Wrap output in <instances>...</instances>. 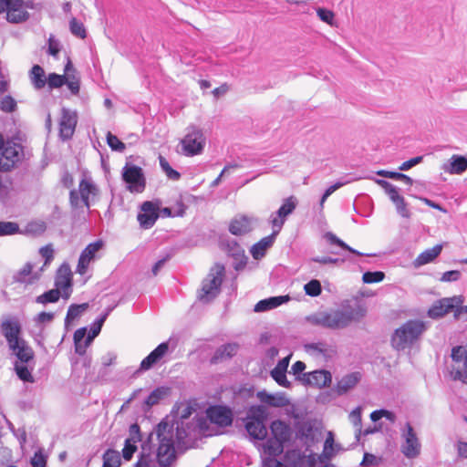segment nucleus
<instances>
[{
    "instance_id": "f257e3e1",
    "label": "nucleus",
    "mask_w": 467,
    "mask_h": 467,
    "mask_svg": "<svg viewBox=\"0 0 467 467\" xmlns=\"http://www.w3.org/2000/svg\"><path fill=\"white\" fill-rule=\"evenodd\" d=\"M367 314L364 304L358 301L344 303L338 308L319 311L307 317L312 325L332 330L344 329L352 323L360 322Z\"/></svg>"
},
{
    "instance_id": "f03ea898",
    "label": "nucleus",
    "mask_w": 467,
    "mask_h": 467,
    "mask_svg": "<svg viewBox=\"0 0 467 467\" xmlns=\"http://www.w3.org/2000/svg\"><path fill=\"white\" fill-rule=\"evenodd\" d=\"M188 427L184 428L182 421L161 420L156 429L159 446L156 454L150 452L161 466L169 465L175 458V443H181L188 436Z\"/></svg>"
},
{
    "instance_id": "7ed1b4c3",
    "label": "nucleus",
    "mask_w": 467,
    "mask_h": 467,
    "mask_svg": "<svg viewBox=\"0 0 467 467\" xmlns=\"http://www.w3.org/2000/svg\"><path fill=\"white\" fill-rule=\"evenodd\" d=\"M426 330V326L420 320H409L397 328L391 337V345L397 350H404L419 340Z\"/></svg>"
},
{
    "instance_id": "20e7f679",
    "label": "nucleus",
    "mask_w": 467,
    "mask_h": 467,
    "mask_svg": "<svg viewBox=\"0 0 467 467\" xmlns=\"http://www.w3.org/2000/svg\"><path fill=\"white\" fill-rule=\"evenodd\" d=\"M224 270V266L220 264H216L211 268L207 277L202 281V289L198 294L200 301L209 303L218 296L221 290Z\"/></svg>"
},
{
    "instance_id": "39448f33",
    "label": "nucleus",
    "mask_w": 467,
    "mask_h": 467,
    "mask_svg": "<svg viewBox=\"0 0 467 467\" xmlns=\"http://www.w3.org/2000/svg\"><path fill=\"white\" fill-rule=\"evenodd\" d=\"M99 193V189L93 180L84 175L78 185V192L71 190L69 192V201L73 208L80 207L81 203L87 209L90 206V198Z\"/></svg>"
},
{
    "instance_id": "423d86ee",
    "label": "nucleus",
    "mask_w": 467,
    "mask_h": 467,
    "mask_svg": "<svg viewBox=\"0 0 467 467\" xmlns=\"http://www.w3.org/2000/svg\"><path fill=\"white\" fill-rule=\"evenodd\" d=\"M402 442L400 451L408 459L417 458L420 454L421 444L411 424L407 422L400 430Z\"/></svg>"
},
{
    "instance_id": "0eeeda50",
    "label": "nucleus",
    "mask_w": 467,
    "mask_h": 467,
    "mask_svg": "<svg viewBox=\"0 0 467 467\" xmlns=\"http://www.w3.org/2000/svg\"><path fill=\"white\" fill-rule=\"evenodd\" d=\"M23 155L20 144L3 140L0 149V170L7 171L17 163Z\"/></svg>"
},
{
    "instance_id": "6e6552de",
    "label": "nucleus",
    "mask_w": 467,
    "mask_h": 467,
    "mask_svg": "<svg viewBox=\"0 0 467 467\" xmlns=\"http://www.w3.org/2000/svg\"><path fill=\"white\" fill-rule=\"evenodd\" d=\"M182 144L183 152L186 156L197 155L201 153L204 148L205 138L200 129L191 127L182 140Z\"/></svg>"
},
{
    "instance_id": "1a4fd4ad",
    "label": "nucleus",
    "mask_w": 467,
    "mask_h": 467,
    "mask_svg": "<svg viewBox=\"0 0 467 467\" xmlns=\"http://www.w3.org/2000/svg\"><path fill=\"white\" fill-rule=\"evenodd\" d=\"M6 13V19L11 23H20L28 18L24 0H0V14Z\"/></svg>"
},
{
    "instance_id": "9d476101",
    "label": "nucleus",
    "mask_w": 467,
    "mask_h": 467,
    "mask_svg": "<svg viewBox=\"0 0 467 467\" xmlns=\"http://www.w3.org/2000/svg\"><path fill=\"white\" fill-rule=\"evenodd\" d=\"M297 205V200L295 196H290L284 200L280 208L270 215L269 222L275 234H279L286 218L293 213Z\"/></svg>"
},
{
    "instance_id": "9b49d317",
    "label": "nucleus",
    "mask_w": 467,
    "mask_h": 467,
    "mask_svg": "<svg viewBox=\"0 0 467 467\" xmlns=\"http://www.w3.org/2000/svg\"><path fill=\"white\" fill-rule=\"evenodd\" d=\"M463 297L462 296H454L451 297H444L433 303L428 310V316L431 318H440L446 314L454 310L455 307L462 305Z\"/></svg>"
},
{
    "instance_id": "f8f14e48",
    "label": "nucleus",
    "mask_w": 467,
    "mask_h": 467,
    "mask_svg": "<svg viewBox=\"0 0 467 467\" xmlns=\"http://www.w3.org/2000/svg\"><path fill=\"white\" fill-rule=\"evenodd\" d=\"M206 417L212 424L219 428H225L233 423L232 410L221 405L211 406L206 410Z\"/></svg>"
},
{
    "instance_id": "ddd939ff",
    "label": "nucleus",
    "mask_w": 467,
    "mask_h": 467,
    "mask_svg": "<svg viewBox=\"0 0 467 467\" xmlns=\"http://www.w3.org/2000/svg\"><path fill=\"white\" fill-rule=\"evenodd\" d=\"M123 180L128 183V189L132 192H141L145 188V178L141 168L131 165L123 171Z\"/></svg>"
},
{
    "instance_id": "4468645a",
    "label": "nucleus",
    "mask_w": 467,
    "mask_h": 467,
    "mask_svg": "<svg viewBox=\"0 0 467 467\" xmlns=\"http://www.w3.org/2000/svg\"><path fill=\"white\" fill-rule=\"evenodd\" d=\"M78 123V114L75 110L62 109L59 121V136L63 140L71 139Z\"/></svg>"
},
{
    "instance_id": "2eb2a0df",
    "label": "nucleus",
    "mask_w": 467,
    "mask_h": 467,
    "mask_svg": "<svg viewBox=\"0 0 467 467\" xmlns=\"http://www.w3.org/2000/svg\"><path fill=\"white\" fill-rule=\"evenodd\" d=\"M103 242L99 240L89 244L80 254L77 265V273L83 275L87 273L88 265L97 257V253L102 248Z\"/></svg>"
},
{
    "instance_id": "dca6fc26",
    "label": "nucleus",
    "mask_w": 467,
    "mask_h": 467,
    "mask_svg": "<svg viewBox=\"0 0 467 467\" xmlns=\"http://www.w3.org/2000/svg\"><path fill=\"white\" fill-rule=\"evenodd\" d=\"M332 379L331 374L327 370H315L304 373L298 377V380L306 386L316 388H324L330 384Z\"/></svg>"
},
{
    "instance_id": "f3484780",
    "label": "nucleus",
    "mask_w": 467,
    "mask_h": 467,
    "mask_svg": "<svg viewBox=\"0 0 467 467\" xmlns=\"http://www.w3.org/2000/svg\"><path fill=\"white\" fill-rule=\"evenodd\" d=\"M141 211L138 214L140 225L144 229L151 228L159 217L156 207L151 202H145L141 205Z\"/></svg>"
},
{
    "instance_id": "a211bd4d",
    "label": "nucleus",
    "mask_w": 467,
    "mask_h": 467,
    "mask_svg": "<svg viewBox=\"0 0 467 467\" xmlns=\"http://www.w3.org/2000/svg\"><path fill=\"white\" fill-rule=\"evenodd\" d=\"M33 268L34 265L31 263H26L21 269L14 274V282L24 284L26 285L36 283L40 278V273L34 272Z\"/></svg>"
},
{
    "instance_id": "6ab92c4d",
    "label": "nucleus",
    "mask_w": 467,
    "mask_h": 467,
    "mask_svg": "<svg viewBox=\"0 0 467 467\" xmlns=\"http://www.w3.org/2000/svg\"><path fill=\"white\" fill-rule=\"evenodd\" d=\"M169 344L167 342L161 343L153 349L145 358L142 359L140 369L149 370L156 365L168 352Z\"/></svg>"
},
{
    "instance_id": "aec40b11",
    "label": "nucleus",
    "mask_w": 467,
    "mask_h": 467,
    "mask_svg": "<svg viewBox=\"0 0 467 467\" xmlns=\"http://www.w3.org/2000/svg\"><path fill=\"white\" fill-rule=\"evenodd\" d=\"M291 356H287L278 361L276 366L271 370V377L281 387L290 388L291 383L286 379V371Z\"/></svg>"
},
{
    "instance_id": "412c9836",
    "label": "nucleus",
    "mask_w": 467,
    "mask_h": 467,
    "mask_svg": "<svg viewBox=\"0 0 467 467\" xmlns=\"http://www.w3.org/2000/svg\"><path fill=\"white\" fill-rule=\"evenodd\" d=\"M2 333L6 338L9 347L17 346V342L22 340L19 337L20 326L16 321L6 320L1 325Z\"/></svg>"
},
{
    "instance_id": "4be33fe9",
    "label": "nucleus",
    "mask_w": 467,
    "mask_h": 467,
    "mask_svg": "<svg viewBox=\"0 0 467 467\" xmlns=\"http://www.w3.org/2000/svg\"><path fill=\"white\" fill-rule=\"evenodd\" d=\"M441 169L450 174H462L467 170V159L464 156L453 154Z\"/></svg>"
},
{
    "instance_id": "5701e85b",
    "label": "nucleus",
    "mask_w": 467,
    "mask_h": 467,
    "mask_svg": "<svg viewBox=\"0 0 467 467\" xmlns=\"http://www.w3.org/2000/svg\"><path fill=\"white\" fill-rule=\"evenodd\" d=\"M56 287L60 289L68 296L67 292L71 286V269L67 264H63L57 270L56 281Z\"/></svg>"
},
{
    "instance_id": "b1692460",
    "label": "nucleus",
    "mask_w": 467,
    "mask_h": 467,
    "mask_svg": "<svg viewBox=\"0 0 467 467\" xmlns=\"http://www.w3.org/2000/svg\"><path fill=\"white\" fill-rule=\"evenodd\" d=\"M277 234H275V230H273L270 235L262 238L259 242L254 244L251 248L253 257L256 260L263 258L267 249L273 245Z\"/></svg>"
},
{
    "instance_id": "393cba45",
    "label": "nucleus",
    "mask_w": 467,
    "mask_h": 467,
    "mask_svg": "<svg viewBox=\"0 0 467 467\" xmlns=\"http://www.w3.org/2000/svg\"><path fill=\"white\" fill-rule=\"evenodd\" d=\"M253 229V219L247 216L234 218L229 226V231L234 235H243Z\"/></svg>"
},
{
    "instance_id": "a878e982",
    "label": "nucleus",
    "mask_w": 467,
    "mask_h": 467,
    "mask_svg": "<svg viewBox=\"0 0 467 467\" xmlns=\"http://www.w3.org/2000/svg\"><path fill=\"white\" fill-rule=\"evenodd\" d=\"M257 398L261 402L275 408H282L289 403L283 393L270 394L265 390H262L257 392Z\"/></svg>"
},
{
    "instance_id": "bb28decb",
    "label": "nucleus",
    "mask_w": 467,
    "mask_h": 467,
    "mask_svg": "<svg viewBox=\"0 0 467 467\" xmlns=\"http://www.w3.org/2000/svg\"><path fill=\"white\" fill-rule=\"evenodd\" d=\"M270 428L274 439L279 440L284 443L290 440L292 434L291 429L285 422L280 420H274Z\"/></svg>"
},
{
    "instance_id": "cd10ccee",
    "label": "nucleus",
    "mask_w": 467,
    "mask_h": 467,
    "mask_svg": "<svg viewBox=\"0 0 467 467\" xmlns=\"http://www.w3.org/2000/svg\"><path fill=\"white\" fill-rule=\"evenodd\" d=\"M245 429L249 436L255 440H264L267 435V429L262 420H246Z\"/></svg>"
},
{
    "instance_id": "c85d7f7f",
    "label": "nucleus",
    "mask_w": 467,
    "mask_h": 467,
    "mask_svg": "<svg viewBox=\"0 0 467 467\" xmlns=\"http://www.w3.org/2000/svg\"><path fill=\"white\" fill-rule=\"evenodd\" d=\"M238 350V345L234 343H229L221 346L216 349L213 356L211 358L212 363L222 362L225 359L231 358L233 356L236 354Z\"/></svg>"
},
{
    "instance_id": "c756f323",
    "label": "nucleus",
    "mask_w": 467,
    "mask_h": 467,
    "mask_svg": "<svg viewBox=\"0 0 467 467\" xmlns=\"http://www.w3.org/2000/svg\"><path fill=\"white\" fill-rule=\"evenodd\" d=\"M360 380V374L353 372L344 376L337 384L336 391L338 395H343L353 389Z\"/></svg>"
},
{
    "instance_id": "7c9ffc66",
    "label": "nucleus",
    "mask_w": 467,
    "mask_h": 467,
    "mask_svg": "<svg viewBox=\"0 0 467 467\" xmlns=\"http://www.w3.org/2000/svg\"><path fill=\"white\" fill-rule=\"evenodd\" d=\"M306 350L317 358H329L334 353L331 346L326 342H317L306 345Z\"/></svg>"
},
{
    "instance_id": "2f4dec72",
    "label": "nucleus",
    "mask_w": 467,
    "mask_h": 467,
    "mask_svg": "<svg viewBox=\"0 0 467 467\" xmlns=\"http://www.w3.org/2000/svg\"><path fill=\"white\" fill-rule=\"evenodd\" d=\"M441 250L442 246L441 244H437L432 248L423 251L413 261L414 266L420 267L432 262L441 254Z\"/></svg>"
},
{
    "instance_id": "473e14b6",
    "label": "nucleus",
    "mask_w": 467,
    "mask_h": 467,
    "mask_svg": "<svg viewBox=\"0 0 467 467\" xmlns=\"http://www.w3.org/2000/svg\"><path fill=\"white\" fill-rule=\"evenodd\" d=\"M9 348L22 363H27L33 358L34 354L31 348L23 339L17 342V346Z\"/></svg>"
},
{
    "instance_id": "72a5a7b5",
    "label": "nucleus",
    "mask_w": 467,
    "mask_h": 467,
    "mask_svg": "<svg viewBox=\"0 0 467 467\" xmlns=\"http://www.w3.org/2000/svg\"><path fill=\"white\" fill-rule=\"evenodd\" d=\"M29 78L33 87L37 90L42 89L47 85L45 70L38 65L32 67Z\"/></svg>"
},
{
    "instance_id": "f704fd0d",
    "label": "nucleus",
    "mask_w": 467,
    "mask_h": 467,
    "mask_svg": "<svg viewBox=\"0 0 467 467\" xmlns=\"http://www.w3.org/2000/svg\"><path fill=\"white\" fill-rule=\"evenodd\" d=\"M86 334V327L78 328L74 333L75 351L80 356L85 355L87 348L90 345V343H88V337L85 338Z\"/></svg>"
},
{
    "instance_id": "c9c22d12",
    "label": "nucleus",
    "mask_w": 467,
    "mask_h": 467,
    "mask_svg": "<svg viewBox=\"0 0 467 467\" xmlns=\"http://www.w3.org/2000/svg\"><path fill=\"white\" fill-rule=\"evenodd\" d=\"M263 451L267 457H276L284 451V442L274 438L268 439L263 445Z\"/></svg>"
},
{
    "instance_id": "e433bc0d",
    "label": "nucleus",
    "mask_w": 467,
    "mask_h": 467,
    "mask_svg": "<svg viewBox=\"0 0 467 467\" xmlns=\"http://www.w3.org/2000/svg\"><path fill=\"white\" fill-rule=\"evenodd\" d=\"M70 70H73V67L70 61L65 66V84L73 95H77L79 92V78L75 75L71 74Z\"/></svg>"
},
{
    "instance_id": "4c0bfd02",
    "label": "nucleus",
    "mask_w": 467,
    "mask_h": 467,
    "mask_svg": "<svg viewBox=\"0 0 467 467\" xmlns=\"http://www.w3.org/2000/svg\"><path fill=\"white\" fill-rule=\"evenodd\" d=\"M112 311V307H108L103 315H101L99 318H97L90 327V330L88 332V343H91L93 339L99 334L101 327L106 321L108 316Z\"/></svg>"
},
{
    "instance_id": "58836bf2",
    "label": "nucleus",
    "mask_w": 467,
    "mask_h": 467,
    "mask_svg": "<svg viewBox=\"0 0 467 467\" xmlns=\"http://www.w3.org/2000/svg\"><path fill=\"white\" fill-rule=\"evenodd\" d=\"M88 307V304L71 305L67 309L65 318V326L68 327L75 319L78 318Z\"/></svg>"
},
{
    "instance_id": "ea45409f",
    "label": "nucleus",
    "mask_w": 467,
    "mask_h": 467,
    "mask_svg": "<svg viewBox=\"0 0 467 467\" xmlns=\"http://www.w3.org/2000/svg\"><path fill=\"white\" fill-rule=\"evenodd\" d=\"M374 181L377 184L384 189L385 192L388 194L393 203L398 202L400 199L403 198L401 195H400L398 187L391 184L390 182L381 179H375Z\"/></svg>"
},
{
    "instance_id": "a19ab883",
    "label": "nucleus",
    "mask_w": 467,
    "mask_h": 467,
    "mask_svg": "<svg viewBox=\"0 0 467 467\" xmlns=\"http://www.w3.org/2000/svg\"><path fill=\"white\" fill-rule=\"evenodd\" d=\"M374 181L377 184L384 189L385 192L388 194L393 203L398 202L400 199L403 198L401 195H400L398 187L391 184L390 182L381 179H375Z\"/></svg>"
},
{
    "instance_id": "79ce46f5",
    "label": "nucleus",
    "mask_w": 467,
    "mask_h": 467,
    "mask_svg": "<svg viewBox=\"0 0 467 467\" xmlns=\"http://www.w3.org/2000/svg\"><path fill=\"white\" fill-rule=\"evenodd\" d=\"M61 296V290L57 287L51 289L44 294L36 297L35 301L37 304L47 305V303H56L59 300Z\"/></svg>"
},
{
    "instance_id": "37998d69",
    "label": "nucleus",
    "mask_w": 467,
    "mask_h": 467,
    "mask_svg": "<svg viewBox=\"0 0 467 467\" xmlns=\"http://www.w3.org/2000/svg\"><path fill=\"white\" fill-rule=\"evenodd\" d=\"M120 456L119 453L113 450H109L103 456L102 467H119Z\"/></svg>"
},
{
    "instance_id": "c03bdc74",
    "label": "nucleus",
    "mask_w": 467,
    "mask_h": 467,
    "mask_svg": "<svg viewBox=\"0 0 467 467\" xmlns=\"http://www.w3.org/2000/svg\"><path fill=\"white\" fill-rule=\"evenodd\" d=\"M266 418V409L263 405L251 406L247 411L246 420H258L264 421Z\"/></svg>"
},
{
    "instance_id": "a18cd8bd",
    "label": "nucleus",
    "mask_w": 467,
    "mask_h": 467,
    "mask_svg": "<svg viewBox=\"0 0 467 467\" xmlns=\"http://www.w3.org/2000/svg\"><path fill=\"white\" fill-rule=\"evenodd\" d=\"M361 407H357L348 415V419L353 426L356 428V438L359 440L361 434Z\"/></svg>"
},
{
    "instance_id": "49530a36",
    "label": "nucleus",
    "mask_w": 467,
    "mask_h": 467,
    "mask_svg": "<svg viewBox=\"0 0 467 467\" xmlns=\"http://www.w3.org/2000/svg\"><path fill=\"white\" fill-rule=\"evenodd\" d=\"M134 467H155V459L150 451L147 452L146 448L142 447L138 462Z\"/></svg>"
},
{
    "instance_id": "de8ad7c7",
    "label": "nucleus",
    "mask_w": 467,
    "mask_h": 467,
    "mask_svg": "<svg viewBox=\"0 0 467 467\" xmlns=\"http://www.w3.org/2000/svg\"><path fill=\"white\" fill-rule=\"evenodd\" d=\"M325 236H326L327 240L332 244H337V245L340 246L341 248H343L344 250H347V251H348L354 254H357V255H366L365 254L360 253V252L353 249L352 247H350L348 244H347L344 241L339 239L337 235H335L332 233H327Z\"/></svg>"
},
{
    "instance_id": "09e8293b",
    "label": "nucleus",
    "mask_w": 467,
    "mask_h": 467,
    "mask_svg": "<svg viewBox=\"0 0 467 467\" xmlns=\"http://www.w3.org/2000/svg\"><path fill=\"white\" fill-rule=\"evenodd\" d=\"M167 395V389L164 388H157L152 390L150 394L145 400V404L150 408L153 405L159 403Z\"/></svg>"
},
{
    "instance_id": "8fccbe9b",
    "label": "nucleus",
    "mask_w": 467,
    "mask_h": 467,
    "mask_svg": "<svg viewBox=\"0 0 467 467\" xmlns=\"http://www.w3.org/2000/svg\"><path fill=\"white\" fill-rule=\"evenodd\" d=\"M462 362V368H461L460 365L458 367H453L451 374L453 379L467 383V358H465Z\"/></svg>"
},
{
    "instance_id": "3c124183",
    "label": "nucleus",
    "mask_w": 467,
    "mask_h": 467,
    "mask_svg": "<svg viewBox=\"0 0 467 467\" xmlns=\"http://www.w3.org/2000/svg\"><path fill=\"white\" fill-rule=\"evenodd\" d=\"M304 290L309 296H318L322 292L321 284L318 280L313 279L304 285Z\"/></svg>"
},
{
    "instance_id": "603ef678",
    "label": "nucleus",
    "mask_w": 467,
    "mask_h": 467,
    "mask_svg": "<svg viewBox=\"0 0 467 467\" xmlns=\"http://www.w3.org/2000/svg\"><path fill=\"white\" fill-rule=\"evenodd\" d=\"M160 165L169 179L172 181H178L180 179L181 174L171 167L164 157H160Z\"/></svg>"
},
{
    "instance_id": "864d4df0",
    "label": "nucleus",
    "mask_w": 467,
    "mask_h": 467,
    "mask_svg": "<svg viewBox=\"0 0 467 467\" xmlns=\"http://www.w3.org/2000/svg\"><path fill=\"white\" fill-rule=\"evenodd\" d=\"M65 75L51 73L47 78V84L48 85L49 88L53 89L62 87L65 84Z\"/></svg>"
},
{
    "instance_id": "5fc2aeb1",
    "label": "nucleus",
    "mask_w": 467,
    "mask_h": 467,
    "mask_svg": "<svg viewBox=\"0 0 467 467\" xmlns=\"http://www.w3.org/2000/svg\"><path fill=\"white\" fill-rule=\"evenodd\" d=\"M19 226L14 222H0V236L11 235L18 233Z\"/></svg>"
},
{
    "instance_id": "6e6d98bb",
    "label": "nucleus",
    "mask_w": 467,
    "mask_h": 467,
    "mask_svg": "<svg viewBox=\"0 0 467 467\" xmlns=\"http://www.w3.org/2000/svg\"><path fill=\"white\" fill-rule=\"evenodd\" d=\"M107 142L112 150L122 152L126 146L119 138L110 132L107 134Z\"/></svg>"
},
{
    "instance_id": "4d7b16f0",
    "label": "nucleus",
    "mask_w": 467,
    "mask_h": 467,
    "mask_svg": "<svg viewBox=\"0 0 467 467\" xmlns=\"http://www.w3.org/2000/svg\"><path fill=\"white\" fill-rule=\"evenodd\" d=\"M385 277V274L381 271L366 272L362 275V281L366 284L381 282Z\"/></svg>"
},
{
    "instance_id": "13d9d810",
    "label": "nucleus",
    "mask_w": 467,
    "mask_h": 467,
    "mask_svg": "<svg viewBox=\"0 0 467 467\" xmlns=\"http://www.w3.org/2000/svg\"><path fill=\"white\" fill-rule=\"evenodd\" d=\"M16 372L20 379L25 382H34L33 376L27 367L24 364H16Z\"/></svg>"
},
{
    "instance_id": "bf43d9fd",
    "label": "nucleus",
    "mask_w": 467,
    "mask_h": 467,
    "mask_svg": "<svg viewBox=\"0 0 467 467\" xmlns=\"http://www.w3.org/2000/svg\"><path fill=\"white\" fill-rule=\"evenodd\" d=\"M69 26L70 31L74 36L80 38L86 37V29L81 22L78 21L76 18H72L70 20Z\"/></svg>"
},
{
    "instance_id": "052dcab7",
    "label": "nucleus",
    "mask_w": 467,
    "mask_h": 467,
    "mask_svg": "<svg viewBox=\"0 0 467 467\" xmlns=\"http://www.w3.org/2000/svg\"><path fill=\"white\" fill-rule=\"evenodd\" d=\"M137 443L129 440H125L124 448L122 449V457L126 461H130L134 452L137 451Z\"/></svg>"
},
{
    "instance_id": "680f3d73",
    "label": "nucleus",
    "mask_w": 467,
    "mask_h": 467,
    "mask_svg": "<svg viewBox=\"0 0 467 467\" xmlns=\"http://www.w3.org/2000/svg\"><path fill=\"white\" fill-rule=\"evenodd\" d=\"M16 108V100L10 97L5 96L0 100V109L4 112H13Z\"/></svg>"
},
{
    "instance_id": "e2e57ef3",
    "label": "nucleus",
    "mask_w": 467,
    "mask_h": 467,
    "mask_svg": "<svg viewBox=\"0 0 467 467\" xmlns=\"http://www.w3.org/2000/svg\"><path fill=\"white\" fill-rule=\"evenodd\" d=\"M465 358H467V351L463 347L458 346L452 348L451 358L455 363H461Z\"/></svg>"
},
{
    "instance_id": "0e129e2a",
    "label": "nucleus",
    "mask_w": 467,
    "mask_h": 467,
    "mask_svg": "<svg viewBox=\"0 0 467 467\" xmlns=\"http://www.w3.org/2000/svg\"><path fill=\"white\" fill-rule=\"evenodd\" d=\"M55 314L51 312H41L35 317V322L37 325L51 323L54 319Z\"/></svg>"
},
{
    "instance_id": "69168bd1",
    "label": "nucleus",
    "mask_w": 467,
    "mask_h": 467,
    "mask_svg": "<svg viewBox=\"0 0 467 467\" xmlns=\"http://www.w3.org/2000/svg\"><path fill=\"white\" fill-rule=\"evenodd\" d=\"M126 440L131 441L133 442L140 441V426L136 423L131 424L129 429V438Z\"/></svg>"
},
{
    "instance_id": "338daca9",
    "label": "nucleus",
    "mask_w": 467,
    "mask_h": 467,
    "mask_svg": "<svg viewBox=\"0 0 467 467\" xmlns=\"http://www.w3.org/2000/svg\"><path fill=\"white\" fill-rule=\"evenodd\" d=\"M47 460L41 451H36L31 459V465L33 467H46Z\"/></svg>"
},
{
    "instance_id": "774afa93",
    "label": "nucleus",
    "mask_w": 467,
    "mask_h": 467,
    "mask_svg": "<svg viewBox=\"0 0 467 467\" xmlns=\"http://www.w3.org/2000/svg\"><path fill=\"white\" fill-rule=\"evenodd\" d=\"M268 300H269L270 307H271V309H273V308H275L285 303H287L290 300V296H278L269 297Z\"/></svg>"
}]
</instances>
